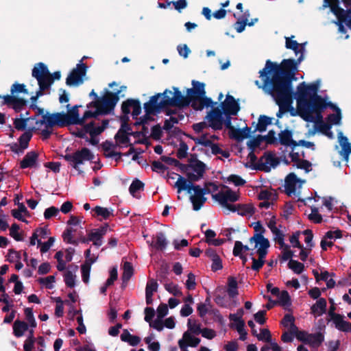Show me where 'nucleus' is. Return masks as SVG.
<instances>
[{"label":"nucleus","instance_id":"nucleus-52","mask_svg":"<svg viewBox=\"0 0 351 351\" xmlns=\"http://www.w3.org/2000/svg\"><path fill=\"white\" fill-rule=\"evenodd\" d=\"M165 288L168 292L173 294L174 296H181L182 295V293L179 289L178 285H174L173 283L166 284L165 285Z\"/></svg>","mask_w":351,"mask_h":351},{"label":"nucleus","instance_id":"nucleus-30","mask_svg":"<svg viewBox=\"0 0 351 351\" xmlns=\"http://www.w3.org/2000/svg\"><path fill=\"white\" fill-rule=\"evenodd\" d=\"M332 321L337 330L341 332L351 333V323L343 320V315H340L339 317H336Z\"/></svg>","mask_w":351,"mask_h":351},{"label":"nucleus","instance_id":"nucleus-11","mask_svg":"<svg viewBox=\"0 0 351 351\" xmlns=\"http://www.w3.org/2000/svg\"><path fill=\"white\" fill-rule=\"evenodd\" d=\"M63 158L65 160L71 163V166L76 170H78V165L83 164L84 161H90L93 160L94 155L90 150L86 147H83L73 154H66Z\"/></svg>","mask_w":351,"mask_h":351},{"label":"nucleus","instance_id":"nucleus-63","mask_svg":"<svg viewBox=\"0 0 351 351\" xmlns=\"http://www.w3.org/2000/svg\"><path fill=\"white\" fill-rule=\"evenodd\" d=\"M257 339L259 341H265L266 342L271 341V335L270 331L267 328L261 330V333L257 335Z\"/></svg>","mask_w":351,"mask_h":351},{"label":"nucleus","instance_id":"nucleus-36","mask_svg":"<svg viewBox=\"0 0 351 351\" xmlns=\"http://www.w3.org/2000/svg\"><path fill=\"white\" fill-rule=\"evenodd\" d=\"M324 340V337L321 332L310 334L306 344H309L313 347L317 348Z\"/></svg>","mask_w":351,"mask_h":351},{"label":"nucleus","instance_id":"nucleus-32","mask_svg":"<svg viewBox=\"0 0 351 351\" xmlns=\"http://www.w3.org/2000/svg\"><path fill=\"white\" fill-rule=\"evenodd\" d=\"M24 313L26 317L27 322H23V333L28 330V324L32 328L36 327V322L35 320L32 308H26L24 309Z\"/></svg>","mask_w":351,"mask_h":351},{"label":"nucleus","instance_id":"nucleus-42","mask_svg":"<svg viewBox=\"0 0 351 351\" xmlns=\"http://www.w3.org/2000/svg\"><path fill=\"white\" fill-rule=\"evenodd\" d=\"M93 210L95 212L97 216H101L104 219H107L111 215H113V214L112 213V210H110L107 208H104L99 206H95Z\"/></svg>","mask_w":351,"mask_h":351},{"label":"nucleus","instance_id":"nucleus-59","mask_svg":"<svg viewBox=\"0 0 351 351\" xmlns=\"http://www.w3.org/2000/svg\"><path fill=\"white\" fill-rule=\"evenodd\" d=\"M168 169V167L163 165L160 161L154 160L152 163V170L153 171L164 173L165 171Z\"/></svg>","mask_w":351,"mask_h":351},{"label":"nucleus","instance_id":"nucleus-20","mask_svg":"<svg viewBox=\"0 0 351 351\" xmlns=\"http://www.w3.org/2000/svg\"><path fill=\"white\" fill-rule=\"evenodd\" d=\"M108 225L106 224L99 228L93 229L88 236L89 241L93 242V244L97 247H100L102 245L103 237L106 234Z\"/></svg>","mask_w":351,"mask_h":351},{"label":"nucleus","instance_id":"nucleus-56","mask_svg":"<svg viewBox=\"0 0 351 351\" xmlns=\"http://www.w3.org/2000/svg\"><path fill=\"white\" fill-rule=\"evenodd\" d=\"M74 314L75 315H77V314H80L77 317V322L78 324V327L77 328V330L78 331V332L80 334H84L86 333V326L84 324V322H83V317L80 313V311H75L74 312Z\"/></svg>","mask_w":351,"mask_h":351},{"label":"nucleus","instance_id":"nucleus-14","mask_svg":"<svg viewBox=\"0 0 351 351\" xmlns=\"http://www.w3.org/2000/svg\"><path fill=\"white\" fill-rule=\"evenodd\" d=\"M267 164H269L272 167H276L279 164V159L272 153L265 152L258 162L254 165V169L269 172L271 169L267 165Z\"/></svg>","mask_w":351,"mask_h":351},{"label":"nucleus","instance_id":"nucleus-6","mask_svg":"<svg viewBox=\"0 0 351 351\" xmlns=\"http://www.w3.org/2000/svg\"><path fill=\"white\" fill-rule=\"evenodd\" d=\"M35 112V110H33ZM31 117H34L35 120L34 123H31L32 127L30 129L32 130H38L40 128L45 125V128H53L54 126H58L60 128H63L66 126V123H65L63 112H55V113H49V112L44 114L35 115H32Z\"/></svg>","mask_w":351,"mask_h":351},{"label":"nucleus","instance_id":"nucleus-4","mask_svg":"<svg viewBox=\"0 0 351 351\" xmlns=\"http://www.w3.org/2000/svg\"><path fill=\"white\" fill-rule=\"evenodd\" d=\"M319 87V81L317 80L312 84H306L302 82L297 86V91L295 93L293 99L297 100L298 108L300 114L315 104Z\"/></svg>","mask_w":351,"mask_h":351},{"label":"nucleus","instance_id":"nucleus-22","mask_svg":"<svg viewBox=\"0 0 351 351\" xmlns=\"http://www.w3.org/2000/svg\"><path fill=\"white\" fill-rule=\"evenodd\" d=\"M302 182L300 178L294 173H289L285 180V193L287 195L291 196L294 194L296 189L297 183Z\"/></svg>","mask_w":351,"mask_h":351},{"label":"nucleus","instance_id":"nucleus-35","mask_svg":"<svg viewBox=\"0 0 351 351\" xmlns=\"http://www.w3.org/2000/svg\"><path fill=\"white\" fill-rule=\"evenodd\" d=\"M228 289L227 293L230 298L237 297L239 294L238 284L236 279L232 276H229L228 278Z\"/></svg>","mask_w":351,"mask_h":351},{"label":"nucleus","instance_id":"nucleus-46","mask_svg":"<svg viewBox=\"0 0 351 351\" xmlns=\"http://www.w3.org/2000/svg\"><path fill=\"white\" fill-rule=\"evenodd\" d=\"M294 38V36H292L291 37H286V42H285V47L288 49H291L294 51L295 55L299 53V47L300 44L294 40H292V38Z\"/></svg>","mask_w":351,"mask_h":351},{"label":"nucleus","instance_id":"nucleus-49","mask_svg":"<svg viewBox=\"0 0 351 351\" xmlns=\"http://www.w3.org/2000/svg\"><path fill=\"white\" fill-rule=\"evenodd\" d=\"M158 286L156 280L154 279L149 280L145 288V295L153 296L154 292L157 291Z\"/></svg>","mask_w":351,"mask_h":351},{"label":"nucleus","instance_id":"nucleus-17","mask_svg":"<svg viewBox=\"0 0 351 351\" xmlns=\"http://www.w3.org/2000/svg\"><path fill=\"white\" fill-rule=\"evenodd\" d=\"M132 108V115L134 119H136L141 112V102L138 99H128L124 101L121 105V111L125 114L130 113V108Z\"/></svg>","mask_w":351,"mask_h":351},{"label":"nucleus","instance_id":"nucleus-62","mask_svg":"<svg viewBox=\"0 0 351 351\" xmlns=\"http://www.w3.org/2000/svg\"><path fill=\"white\" fill-rule=\"evenodd\" d=\"M60 210L55 206L49 207L44 212V217L45 219H50L51 217L57 216Z\"/></svg>","mask_w":351,"mask_h":351},{"label":"nucleus","instance_id":"nucleus-61","mask_svg":"<svg viewBox=\"0 0 351 351\" xmlns=\"http://www.w3.org/2000/svg\"><path fill=\"white\" fill-rule=\"evenodd\" d=\"M245 327V322L241 321L240 323H237L236 326V329L239 334V339L241 341H245L247 339V332L244 328Z\"/></svg>","mask_w":351,"mask_h":351},{"label":"nucleus","instance_id":"nucleus-37","mask_svg":"<svg viewBox=\"0 0 351 351\" xmlns=\"http://www.w3.org/2000/svg\"><path fill=\"white\" fill-rule=\"evenodd\" d=\"M134 269L132 264L129 262H125L123 265V272L121 276V280L123 285L127 284L128 280L131 278L133 275Z\"/></svg>","mask_w":351,"mask_h":351},{"label":"nucleus","instance_id":"nucleus-51","mask_svg":"<svg viewBox=\"0 0 351 351\" xmlns=\"http://www.w3.org/2000/svg\"><path fill=\"white\" fill-rule=\"evenodd\" d=\"M75 276L73 274L72 271H67L64 275V280L66 285L69 288H73L75 286Z\"/></svg>","mask_w":351,"mask_h":351},{"label":"nucleus","instance_id":"nucleus-53","mask_svg":"<svg viewBox=\"0 0 351 351\" xmlns=\"http://www.w3.org/2000/svg\"><path fill=\"white\" fill-rule=\"evenodd\" d=\"M227 180L232 182L237 186H243L245 184V180L241 176L235 174H232L227 178Z\"/></svg>","mask_w":351,"mask_h":351},{"label":"nucleus","instance_id":"nucleus-8","mask_svg":"<svg viewBox=\"0 0 351 351\" xmlns=\"http://www.w3.org/2000/svg\"><path fill=\"white\" fill-rule=\"evenodd\" d=\"M223 111L219 107L213 108L207 114L205 119L209 121V126L214 130H220L224 125L226 128L231 130L234 128L232 125L231 116L225 115L226 119L223 117Z\"/></svg>","mask_w":351,"mask_h":351},{"label":"nucleus","instance_id":"nucleus-5","mask_svg":"<svg viewBox=\"0 0 351 351\" xmlns=\"http://www.w3.org/2000/svg\"><path fill=\"white\" fill-rule=\"evenodd\" d=\"M193 88H188L189 93L192 101V108L196 111L202 110L204 107H213L217 104L210 97L206 96L205 84L198 81H192Z\"/></svg>","mask_w":351,"mask_h":351},{"label":"nucleus","instance_id":"nucleus-33","mask_svg":"<svg viewBox=\"0 0 351 351\" xmlns=\"http://www.w3.org/2000/svg\"><path fill=\"white\" fill-rule=\"evenodd\" d=\"M272 123L271 118L266 116V115H260L258 120V123L256 124V129L252 132L254 133L256 131H259L260 132H263L266 131L267 127L269 125H271Z\"/></svg>","mask_w":351,"mask_h":351},{"label":"nucleus","instance_id":"nucleus-21","mask_svg":"<svg viewBox=\"0 0 351 351\" xmlns=\"http://www.w3.org/2000/svg\"><path fill=\"white\" fill-rule=\"evenodd\" d=\"M29 114L28 111L25 112L26 116ZM35 120L34 117H23V130L27 129V131L23 132V150L28 147L29 142L32 137V131L30 128L32 127L31 123H34Z\"/></svg>","mask_w":351,"mask_h":351},{"label":"nucleus","instance_id":"nucleus-60","mask_svg":"<svg viewBox=\"0 0 351 351\" xmlns=\"http://www.w3.org/2000/svg\"><path fill=\"white\" fill-rule=\"evenodd\" d=\"M262 141H263L262 135H258L253 139L247 141V145L250 149L255 150V149L261 145Z\"/></svg>","mask_w":351,"mask_h":351},{"label":"nucleus","instance_id":"nucleus-45","mask_svg":"<svg viewBox=\"0 0 351 351\" xmlns=\"http://www.w3.org/2000/svg\"><path fill=\"white\" fill-rule=\"evenodd\" d=\"M39 284L44 285L46 289H51L53 287V283L56 282L55 276H48L46 278H40L38 279Z\"/></svg>","mask_w":351,"mask_h":351},{"label":"nucleus","instance_id":"nucleus-7","mask_svg":"<svg viewBox=\"0 0 351 351\" xmlns=\"http://www.w3.org/2000/svg\"><path fill=\"white\" fill-rule=\"evenodd\" d=\"M174 187L177 188L178 193H180L182 191H186L188 193H191V191H194V195H191L190 200L193 204V208L195 211L200 210L207 201L205 196L193 188V184H188L186 178L181 176H179Z\"/></svg>","mask_w":351,"mask_h":351},{"label":"nucleus","instance_id":"nucleus-58","mask_svg":"<svg viewBox=\"0 0 351 351\" xmlns=\"http://www.w3.org/2000/svg\"><path fill=\"white\" fill-rule=\"evenodd\" d=\"M19 226L18 224H12L10 229V234L16 241H22V234L19 232Z\"/></svg>","mask_w":351,"mask_h":351},{"label":"nucleus","instance_id":"nucleus-29","mask_svg":"<svg viewBox=\"0 0 351 351\" xmlns=\"http://www.w3.org/2000/svg\"><path fill=\"white\" fill-rule=\"evenodd\" d=\"M251 128L245 126V128H234L230 134V137L240 142L243 139L250 136Z\"/></svg>","mask_w":351,"mask_h":351},{"label":"nucleus","instance_id":"nucleus-1","mask_svg":"<svg viewBox=\"0 0 351 351\" xmlns=\"http://www.w3.org/2000/svg\"><path fill=\"white\" fill-rule=\"evenodd\" d=\"M302 61V56L297 60L284 59L279 64L269 60L266 61L259 74L263 77V88L274 100H293V82L297 80L296 72Z\"/></svg>","mask_w":351,"mask_h":351},{"label":"nucleus","instance_id":"nucleus-3","mask_svg":"<svg viewBox=\"0 0 351 351\" xmlns=\"http://www.w3.org/2000/svg\"><path fill=\"white\" fill-rule=\"evenodd\" d=\"M32 75L37 80L39 86L36 91V94L30 97L29 109L35 110V115L36 116L43 112V108H39L36 105L38 98L43 95L45 90L50 88L54 80L60 79L61 73L60 71H55L51 73L45 64L38 62L34 66Z\"/></svg>","mask_w":351,"mask_h":351},{"label":"nucleus","instance_id":"nucleus-47","mask_svg":"<svg viewBox=\"0 0 351 351\" xmlns=\"http://www.w3.org/2000/svg\"><path fill=\"white\" fill-rule=\"evenodd\" d=\"M144 188V183L140 180L136 178L134 180L129 187V191L131 195L135 196V193L138 191L143 190Z\"/></svg>","mask_w":351,"mask_h":351},{"label":"nucleus","instance_id":"nucleus-54","mask_svg":"<svg viewBox=\"0 0 351 351\" xmlns=\"http://www.w3.org/2000/svg\"><path fill=\"white\" fill-rule=\"evenodd\" d=\"M189 149V147L187 144L184 142L181 141L180 143V147L178 149L176 156L179 159L184 158L187 156V151Z\"/></svg>","mask_w":351,"mask_h":351},{"label":"nucleus","instance_id":"nucleus-44","mask_svg":"<svg viewBox=\"0 0 351 351\" xmlns=\"http://www.w3.org/2000/svg\"><path fill=\"white\" fill-rule=\"evenodd\" d=\"M21 197H22L21 194L16 195L14 202L18 205V209L12 210V216L19 221H22V203L19 202Z\"/></svg>","mask_w":351,"mask_h":351},{"label":"nucleus","instance_id":"nucleus-28","mask_svg":"<svg viewBox=\"0 0 351 351\" xmlns=\"http://www.w3.org/2000/svg\"><path fill=\"white\" fill-rule=\"evenodd\" d=\"M327 302L324 298H319L315 304L311 306V313L315 316H321L326 312Z\"/></svg>","mask_w":351,"mask_h":351},{"label":"nucleus","instance_id":"nucleus-27","mask_svg":"<svg viewBox=\"0 0 351 351\" xmlns=\"http://www.w3.org/2000/svg\"><path fill=\"white\" fill-rule=\"evenodd\" d=\"M278 141L282 145L291 146L293 149L295 140L293 139V132L285 129L278 134Z\"/></svg>","mask_w":351,"mask_h":351},{"label":"nucleus","instance_id":"nucleus-26","mask_svg":"<svg viewBox=\"0 0 351 351\" xmlns=\"http://www.w3.org/2000/svg\"><path fill=\"white\" fill-rule=\"evenodd\" d=\"M293 100H275L276 104L279 106V110L276 114L278 118H281L282 114L288 111L291 112L292 116H295L294 109L292 107Z\"/></svg>","mask_w":351,"mask_h":351},{"label":"nucleus","instance_id":"nucleus-25","mask_svg":"<svg viewBox=\"0 0 351 351\" xmlns=\"http://www.w3.org/2000/svg\"><path fill=\"white\" fill-rule=\"evenodd\" d=\"M339 142L341 147V155L346 161L348 160V156L351 154V145L348 142L346 136H344L342 132L338 134Z\"/></svg>","mask_w":351,"mask_h":351},{"label":"nucleus","instance_id":"nucleus-2","mask_svg":"<svg viewBox=\"0 0 351 351\" xmlns=\"http://www.w3.org/2000/svg\"><path fill=\"white\" fill-rule=\"evenodd\" d=\"M173 93L165 89L163 93L152 96L149 100L144 104L143 108L147 112L148 114L160 112L162 110L169 106L182 108L191 105L192 107V101L189 93H186V95L184 96L178 88L173 87Z\"/></svg>","mask_w":351,"mask_h":351},{"label":"nucleus","instance_id":"nucleus-64","mask_svg":"<svg viewBox=\"0 0 351 351\" xmlns=\"http://www.w3.org/2000/svg\"><path fill=\"white\" fill-rule=\"evenodd\" d=\"M162 135V131L160 125L157 124L154 125L151 130V136L154 140H159Z\"/></svg>","mask_w":351,"mask_h":351},{"label":"nucleus","instance_id":"nucleus-9","mask_svg":"<svg viewBox=\"0 0 351 351\" xmlns=\"http://www.w3.org/2000/svg\"><path fill=\"white\" fill-rule=\"evenodd\" d=\"M316 99L317 101H315V104L309 107V109L301 112L300 115L307 122L320 123L324 122L322 112L326 108V105H324L322 97H317Z\"/></svg>","mask_w":351,"mask_h":351},{"label":"nucleus","instance_id":"nucleus-39","mask_svg":"<svg viewBox=\"0 0 351 351\" xmlns=\"http://www.w3.org/2000/svg\"><path fill=\"white\" fill-rule=\"evenodd\" d=\"M288 267L297 274H300L304 269V265L303 263L293 259L289 260Z\"/></svg>","mask_w":351,"mask_h":351},{"label":"nucleus","instance_id":"nucleus-38","mask_svg":"<svg viewBox=\"0 0 351 351\" xmlns=\"http://www.w3.org/2000/svg\"><path fill=\"white\" fill-rule=\"evenodd\" d=\"M180 340H184L187 346L197 347L200 343V339L192 336L188 331L183 334L182 339Z\"/></svg>","mask_w":351,"mask_h":351},{"label":"nucleus","instance_id":"nucleus-15","mask_svg":"<svg viewBox=\"0 0 351 351\" xmlns=\"http://www.w3.org/2000/svg\"><path fill=\"white\" fill-rule=\"evenodd\" d=\"M223 188L226 189V191H220L216 194H212V197L218 202L221 205H226L229 202H235L239 200V196L227 186L223 185Z\"/></svg>","mask_w":351,"mask_h":351},{"label":"nucleus","instance_id":"nucleus-19","mask_svg":"<svg viewBox=\"0 0 351 351\" xmlns=\"http://www.w3.org/2000/svg\"><path fill=\"white\" fill-rule=\"evenodd\" d=\"M40 167L39 153L34 150L27 152L23 156V169L38 170Z\"/></svg>","mask_w":351,"mask_h":351},{"label":"nucleus","instance_id":"nucleus-50","mask_svg":"<svg viewBox=\"0 0 351 351\" xmlns=\"http://www.w3.org/2000/svg\"><path fill=\"white\" fill-rule=\"evenodd\" d=\"M82 278L84 283H88L90 272V263H85L81 266Z\"/></svg>","mask_w":351,"mask_h":351},{"label":"nucleus","instance_id":"nucleus-24","mask_svg":"<svg viewBox=\"0 0 351 351\" xmlns=\"http://www.w3.org/2000/svg\"><path fill=\"white\" fill-rule=\"evenodd\" d=\"M326 5L330 6L332 12L338 19H341L351 15V8L344 10L339 6L338 0H328V3H325Z\"/></svg>","mask_w":351,"mask_h":351},{"label":"nucleus","instance_id":"nucleus-55","mask_svg":"<svg viewBox=\"0 0 351 351\" xmlns=\"http://www.w3.org/2000/svg\"><path fill=\"white\" fill-rule=\"evenodd\" d=\"M263 140L265 141L267 144L275 145L278 143V140L276 137V132L274 130H269L267 135L262 136Z\"/></svg>","mask_w":351,"mask_h":351},{"label":"nucleus","instance_id":"nucleus-34","mask_svg":"<svg viewBox=\"0 0 351 351\" xmlns=\"http://www.w3.org/2000/svg\"><path fill=\"white\" fill-rule=\"evenodd\" d=\"M130 136V134H126L123 132L122 130H119L114 135L117 145L124 147L131 143Z\"/></svg>","mask_w":351,"mask_h":351},{"label":"nucleus","instance_id":"nucleus-31","mask_svg":"<svg viewBox=\"0 0 351 351\" xmlns=\"http://www.w3.org/2000/svg\"><path fill=\"white\" fill-rule=\"evenodd\" d=\"M120 337L122 341L127 342L132 346H136L141 342L138 336L131 335L127 329L123 330Z\"/></svg>","mask_w":351,"mask_h":351},{"label":"nucleus","instance_id":"nucleus-57","mask_svg":"<svg viewBox=\"0 0 351 351\" xmlns=\"http://www.w3.org/2000/svg\"><path fill=\"white\" fill-rule=\"evenodd\" d=\"M308 219L315 223H320L322 221V217L318 213V209L316 207L311 208V213L308 215Z\"/></svg>","mask_w":351,"mask_h":351},{"label":"nucleus","instance_id":"nucleus-12","mask_svg":"<svg viewBox=\"0 0 351 351\" xmlns=\"http://www.w3.org/2000/svg\"><path fill=\"white\" fill-rule=\"evenodd\" d=\"M121 90L112 93L107 90L105 95L98 99L99 106L104 110V114H110L119 100Z\"/></svg>","mask_w":351,"mask_h":351},{"label":"nucleus","instance_id":"nucleus-43","mask_svg":"<svg viewBox=\"0 0 351 351\" xmlns=\"http://www.w3.org/2000/svg\"><path fill=\"white\" fill-rule=\"evenodd\" d=\"M341 120V109H338L335 113L330 114L326 117V121L329 124L339 125Z\"/></svg>","mask_w":351,"mask_h":351},{"label":"nucleus","instance_id":"nucleus-41","mask_svg":"<svg viewBox=\"0 0 351 351\" xmlns=\"http://www.w3.org/2000/svg\"><path fill=\"white\" fill-rule=\"evenodd\" d=\"M278 304L282 306H289L291 304V297L287 291H282L278 295Z\"/></svg>","mask_w":351,"mask_h":351},{"label":"nucleus","instance_id":"nucleus-23","mask_svg":"<svg viewBox=\"0 0 351 351\" xmlns=\"http://www.w3.org/2000/svg\"><path fill=\"white\" fill-rule=\"evenodd\" d=\"M147 243L156 250L162 251L167 247L168 241L164 232H158L153 236L152 242L147 241Z\"/></svg>","mask_w":351,"mask_h":351},{"label":"nucleus","instance_id":"nucleus-16","mask_svg":"<svg viewBox=\"0 0 351 351\" xmlns=\"http://www.w3.org/2000/svg\"><path fill=\"white\" fill-rule=\"evenodd\" d=\"M220 109L225 115H237L240 110V106L232 95L228 94L226 99L221 103Z\"/></svg>","mask_w":351,"mask_h":351},{"label":"nucleus","instance_id":"nucleus-10","mask_svg":"<svg viewBox=\"0 0 351 351\" xmlns=\"http://www.w3.org/2000/svg\"><path fill=\"white\" fill-rule=\"evenodd\" d=\"M10 93V95H0V99H3L1 102V106L6 105L19 112L22 109V97H19L15 95V93H22V84H14L11 87Z\"/></svg>","mask_w":351,"mask_h":351},{"label":"nucleus","instance_id":"nucleus-13","mask_svg":"<svg viewBox=\"0 0 351 351\" xmlns=\"http://www.w3.org/2000/svg\"><path fill=\"white\" fill-rule=\"evenodd\" d=\"M87 66L84 63H79L73 69L66 79L67 86H77L83 82V77L86 75Z\"/></svg>","mask_w":351,"mask_h":351},{"label":"nucleus","instance_id":"nucleus-18","mask_svg":"<svg viewBox=\"0 0 351 351\" xmlns=\"http://www.w3.org/2000/svg\"><path fill=\"white\" fill-rule=\"evenodd\" d=\"M70 105H66V108L68 109V112L64 113L63 117L66 123V126L71 125H81V118L80 117L79 114V108L82 107L81 105H75L71 109H69Z\"/></svg>","mask_w":351,"mask_h":351},{"label":"nucleus","instance_id":"nucleus-40","mask_svg":"<svg viewBox=\"0 0 351 351\" xmlns=\"http://www.w3.org/2000/svg\"><path fill=\"white\" fill-rule=\"evenodd\" d=\"M255 212V208L252 204H238V214L241 216L252 215Z\"/></svg>","mask_w":351,"mask_h":351},{"label":"nucleus","instance_id":"nucleus-48","mask_svg":"<svg viewBox=\"0 0 351 351\" xmlns=\"http://www.w3.org/2000/svg\"><path fill=\"white\" fill-rule=\"evenodd\" d=\"M191 168L199 176H204L206 171V165L201 160H197L195 163L191 164Z\"/></svg>","mask_w":351,"mask_h":351}]
</instances>
